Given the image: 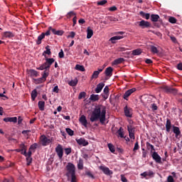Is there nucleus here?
<instances>
[{
	"label": "nucleus",
	"mask_w": 182,
	"mask_h": 182,
	"mask_svg": "<svg viewBox=\"0 0 182 182\" xmlns=\"http://www.w3.org/2000/svg\"><path fill=\"white\" fill-rule=\"evenodd\" d=\"M103 87H105V82H100L95 88V93H100L103 90Z\"/></svg>",
	"instance_id": "20"
},
{
	"label": "nucleus",
	"mask_w": 182,
	"mask_h": 182,
	"mask_svg": "<svg viewBox=\"0 0 182 182\" xmlns=\"http://www.w3.org/2000/svg\"><path fill=\"white\" fill-rule=\"evenodd\" d=\"M46 55H52V52L50 51V46H47L46 47V50L43 53V56H44L45 58H47Z\"/></svg>",
	"instance_id": "25"
},
{
	"label": "nucleus",
	"mask_w": 182,
	"mask_h": 182,
	"mask_svg": "<svg viewBox=\"0 0 182 182\" xmlns=\"http://www.w3.org/2000/svg\"><path fill=\"white\" fill-rule=\"evenodd\" d=\"M65 131H66V133L69 134V136H73V134H75V132L72 130L70 128H66Z\"/></svg>",
	"instance_id": "44"
},
{
	"label": "nucleus",
	"mask_w": 182,
	"mask_h": 182,
	"mask_svg": "<svg viewBox=\"0 0 182 182\" xmlns=\"http://www.w3.org/2000/svg\"><path fill=\"white\" fill-rule=\"evenodd\" d=\"M139 26L142 28V29H144V28H150L151 26V24H150V22L146 21L144 20H141L139 22Z\"/></svg>",
	"instance_id": "14"
},
{
	"label": "nucleus",
	"mask_w": 182,
	"mask_h": 182,
	"mask_svg": "<svg viewBox=\"0 0 182 182\" xmlns=\"http://www.w3.org/2000/svg\"><path fill=\"white\" fill-rule=\"evenodd\" d=\"M28 75L31 76V77H38L39 76V72L31 69L28 71Z\"/></svg>",
	"instance_id": "18"
},
{
	"label": "nucleus",
	"mask_w": 182,
	"mask_h": 182,
	"mask_svg": "<svg viewBox=\"0 0 182 182\" xmlns=\"http://www.w3.org/2000/svg\"><path fill=\"white\" fill-rule=\"evenodd\" d=\"M139 15H141L142 18H145V19L146 20L150 19V14L149 13H144V11H140Z\"/></svg>",
	"instance_id": "31"
},
{
	"label": "nucleus",
	"mask_w": 182,
	"mask_h": 182,
	"mask_svg": "<svg viewBox=\"0 0 182 182\" xmlns=\"http://www.w3.org/2000/svg\"><path fill=\"white\" fill-rule=\"evenodd\" d=\"M54 93H59V87L58 85L55 86L53 89Z\"/></svg>",
	"instance_id": "58"
},
{
	"label": "nucleus",
	"mask_w": 182,
	"mask_h": 182,
	"mask_svg": "<svg viewBox=\"0 0 182 182\" xmlns=\"http://www.w3.org/2000/svg\"><path fill=\"white\" fill-rule=\"evenodd\" d=\"M127 129H128L129 134L134 133V129H133V127L128 126Z\"/></svg>",
	"instance_id": "56"
},
{
	"label": "nucleus",
	"mask_w": 182,
	"mask_h": 182,
	"mask_svg": "<svg viewBox=\"0 0 182 182\" xmlns=\"http://www.w3.org/2000/svg\"><path fill=\"white\" fill-rule=\"evenodd\" d=\"M38 97V91L36 90H33L31 92V99L32 100H35Z\"/></svg>",
	"instance_id": "40"
},
{
	"label": "nucleus",
	"mask_w": 182,
	"mask_h": 182,
	"mask_svg": "<svg viewBox=\"0 0 182 182\" xmlns=\"http://www.w3.org/2000/svg\"><path fill=\"white\" fill-rule=\"evenodd\" d=\"M124 112L127 117H132L133 116V109L127 106L124 107Z\"/></svg>",
	"instance_id": "9"
},
{
	"label": "nucleus",
	"mask_w": 182,
	"mask_h": 182,
	"mask_svg": "<svg viewBox=\"0 0 182 182\" xmlns=\"http://www.w3.org/2000/svg\"><path fill=\"white\" fill-rule=\"evenodd\" d=\"M120 39H123V36H115L114 37H112L110 38V41H112V43H116V41H119Z\"/></svg>",
	"instance_id": "29"
},
{
	"label": "nucleus",
	"mask_w": 182,
	"mask_h": 182,
	"mask_svg": "<svg viewBox=\"0 0 182 182\" xmlns=\"http://www.w3.org/2000/svg\"><path fill=\"white\" fill-rule=\"evenodd\" d=\"M55 63V60L53 58H46V62L44 63V64L46 65L47 69H50V66H52V64H53Z\"/></svg>",
	"instance_id": "12"
},
{
	"label": "nucleus",
	"mask_w": 182,
	"mask_h": 182,
	"mask_svg": "<svg viewBox=\"0 0 182 182\" xmlns=\"http://www.w3.org/2000/svg\"><path fill=\"white\" fill-rule=\"evenodd\" d=\"M37 147H38V144L35 143L30 146L29 150H31V151L36 150Z\"/></svg>",
	"instance_id": "50"
},
{
	"label": "nucleus",
	"mask_w": 182,
	"mask_h": 182,
	"mask_svg": "<svg viewBox=\"0 0 182 182\" xmlns=\"http://www.w3.org/2000/svg\"><path fill=\"white\" fill-rule=\"evenodd\" d=\"M171 127H173V126L171 125V121L169 119H167L166 123V130L168 133H170Z\"/></svg>",
	"instance_id": "21"
},
{
	"label": "nucleus",
	"mask_w": 182,
	"mask_h": 182,
	"mask_svg": "<svg viewBox=\"0 0 182 182\" xmlns=\"http://www.w3.org/2000/svg\"><path fill=\"white\" fill-rule=\"evenodd\" d=\"M19 149H21V154H23V156H28V153H26V146L25 144H20Z\"/></svg>",
	"instance_id": "19"
},
{
	"label": "nucleus",
	"mask_w": 182,
	"mask_h": 182,
	"mask_svg": "<svg viewBox=\"0 0 182 182\" xmlns=\"http://www.w3.org/2000/svg\"><path fill=\"white\" fill-rule=\"evenodd\" d=\"M99 75H100L99 71H94L91 77V79H97V77H99Z\"/></svg>",
	"instance_id": "43"
},
{
	"label": "nucleus",
	"mask_w": 182,
	"mask_h": 182,
	"mask_svg": "<svg viewBox=\"0 0 182 182\" xmlns=\"http://www.w3.org/2000/svg\"><path fill=\"white\" fill-rule=\"evenodd\" d=\"M49 30L53 32V35H57L58 36H62V35L65 33V31H63V30H56L50 26L49 27Z\"/></svg>",
	"instance_id": "13"
},
{
	"label": "nucleus",
	"mask_w": 182,
	"mask_h": 182,
	"mask_svg": "<svg viewBox=\"0 0 182 182\" xmlns=\"http://www.w3.org/2000/svg\"><path fill=\"white\" fill-rule=\"evenodd\" d=\"M92 36H93V30L88 27L87 29V39H90Z\"/></svg>",
	"instance_id": "32"
},
{
	"label": "nucleus",
	"mask_w": 182,
	"mask_h": 182,
	"mask_svg": "<svg viewBox=\"0 0 182 182\" xmlns=\"http://www.w3.org/2000/svg\"><path fill=\"white\" fill-rule=\"evenodd\" d=\"M72 16H76V13L74 11L68 12L67 14L68 19H70V18H72Z\"/></svg>",
	"instance_id": "45"
},
{
	"label": "nucleus",
	"mask_w": 182,
	"mask_h": 182,
	"mask_svg": "<svg viewBox=\"0 0 182 182\" xmlns=\"http://www.w3.org/2000/svg\"><path fill=\"white\" fill-rule=\"evenodd\" d=\"M80 122L82 126L87 127V119H86V117L85 115H82L80 117Z\"/></svg>",
	"instance_id": "23"
},
{
	"label": "nucleus",
	"mask_w": 182,
	"mask_h": 182,
	"mask_svg": "<svg viewBox=\"0 0 182 182\" xmlns=\"http://www.w3.org/2000/svg\"><path fill=\"white\" fill-rule=\"evenodd\" d=\"M38 105L39 109L41 110V112H43V110H45V102L39 101Z\"/></svg>",
	"instance_id": "33"
},
{
	"label": "nucleus",
	"mask_w": 182,
	"mask_h": 182,
	"mask_svg": "<svg viewBox=\"0 0 182 182\" xmlns=\"http://www.w3.org/2000/svg\"><path fill=\"white\" fill-rule=\"evenodd\" d=\"M173 132L176 138L181 134V131H180V128L178 127L173 126Z\"/></svg>",
	"instance_id": "22"
},
{
	"label": "nucleus",
	"mask_w": 182,
	"mask_h": 182,
	"mask_svg": "<svg viewBox=\"0 0 182 182\" xmlns=\"http://www.w3.org/2000/svg\"><path fill=\"white\" fill-rule=\"evenodd\" d=\"M151 22H160V23H155L154 24V26H156V28H160V26H161V21H160V16H159V14H151Z\"/></svg>",
	"instance_id": "4"
},
{
	"label": "nucleus",
	"mask_w": 182,
	"mask_h": 182,
	"mask_svg": "<svg viewBox=\"0 0 182 182\" xmlns=\"http://www.w3.org/2000/svg\"><path fill=\"white\" fill-rule=\"evenodd\" d=\"M103 92L105 94L109 95V87L108 86H105V87L104 88Z\"/></svg>",
	"instance_id": "60"
},
{
	"label": "nucleus",
	"mask_w": 182,
	"mask_h": 182,
	"mask_svg": "<svg viewBox=\"0 0 182 182\" xmlns=\"http://www.w3.org/2000/svg\"><path fill=\"white\" fill-rule=\"evenodd\" d=\"M176 68L178 70H182V63H179L177 65Z\"/></svg>",
	"instance_id": "62"
},
{
	"label": "nucleus",
	"mask_w": 182,
	"mask_h": 182,
	"mask_svg": "<svg viewBox=\"0 0 182 182\" xmlns=\"http://www.w3.org/2000/svg\"><path fill=\"white\" fill-rule=\"evenodd\" d=\"M134 92H136L135 87L128 90L123 95V99H124V100H129V97H130V96H132Z\"/></svg>",
	"instance_id": "5"
},
{
	"label": "nucleus",
	"mask_w": 182,
	"mask_h": 182,
	"mask_svg": "<svg viewBox=\"0 0 182 182\" xmlns=\"http://www.w3.org/2000/svg\"><path fill=\"white\" fill-rule=\"evenodd\" d=\"M99 99H100L99 97V95L92 94L90 97V100H91V102H97V100H99Z\"/></svg>",
	"instance_id": "26"
},
{
	"label": "nucleus",
	"mask_w": 182,
	"mask_h": 182,
	"mask_svg": "<svg viewBox=\"0 0 182 182\" xmlns=\"http://www.w3.org/2000/svg\"><path fill=\"white\" fill-rule=\"evenodd\" d=\"M151 48V52L152 53H159V50L157 49V47L154 46H150Z\"/></svg>",
	"instance_id": "42"
},
{
	"label": "nucleus",
	"mask_w": 182,
	"mask_h": 182,
	"mask_svg": "<svg viewBox=\"0 0 182 182\" xmlns=\"http://www.w3.org/2000/svg\"><path fill=\"white\" fill-rule=\"evenodd\" d=\"M66 173L65 176L68 177V180L70 177L76 176V168L75 165L72 163H68L66 166Z\"/></svg>",
	"instance_id": "2"
},
{
	"label": "nucleus",
	"mask_w": 182,
	"mask_h": 182,
	"mask_svg": "<svg viewBox=\"0 0 182 182\" xmlns=\"http://www.w3.org/2000/svg\"><path fill=\"white\" fill-rule=\"evenodd\" d=\"M105 75L107 76L108 77H112L113 75V68L112 67H108L105 69Z\"/></svg>",
	"instance_id": "16"
},
{
	"label": "nucleus",
	"mask_w": 182,
	"mask_h": 182,
	"mask_svg": "<svg viewBox=\"0 0 182 182\" xmlns=\"http://www.w3.org/2000/svg\"><path fill=\"white\" fill-rule=\"evenodd\" d=\"M117 134H118V137H121V139H123L124 137V129L123 127H119V129L117 132Z\"/></svg>",
	"instance_id": "24"
},
{
	"label": "nucleus",
	"mask_w": 182,
	"mask_h": 182,
	"mask_svg": "<svg viewBox=\"0 0 182 182\" xmlns=\"http://www.w3.org/2000/svg\"><path fill=\"white\" fill-rule=\"evenodd\" d=\"M48 76H49V71L44 70L42 73V77L40 78H33V82L35 85H41V83L46 82Z\"/></svg>",
	"instance_id": "3"
},
{
	"label": "nucleus",
	"mask_w": 182,
	"mask_h": 182,
	"mask_svg": "<svg viewBox=\"0 0 182 182\" xmlns=\"http://www.w3.org/2000/svg\"><path fill=\"white\" fill-rule=\"evenodd\" d=\"M152 33H154V35H156V36H159V38H161V36H163V34H161V33L159 31H152Z\"/></svg>",
	"instance_id": "57"
},
{
	"label": "nucleus",
	"mask_w": 182,
	"mask_h": 182,
	"mask_svg": "<svg viewBox=\"0 0 182 182\" xmlns=\"http://www.w3.org/2000/svg\"><path fill=\"white\" fill-rule=\"evenodd\" d=\"M100 170L103 171L104 174H106V176H110L113 174V172L109 169L108 167L104 166H100L99 167Z\"/></svg>",
	"instance_id": "11"
},
{
	"label": "nucleus",
	"mask_w": 182,
	"mask_h": 182,
	"mask_svg": "<svg viewBox=\"0 0 182 182\" xmlns=\"http://www.w3.org/2000/svg\"><path fill=\"white\" fill-rule=\"evenodd\" d=\"M77 82H78L77 78H75L74 80H72L71 81H70L68 82V85L70 86L74 87V86H76V85H77Z\"/></svg>",
	"instance_id": "38"
},
{
	"label": "nucleus",
	"mask_w": 182,
	"mask_h": 182,
	"mask_svg": "<svg viewBox=\"0 0 182 182\" xmlns=\"http://www.w3.org/2000/svg\"><path fill=\"white\" fill-rule=\"evenodd\" d=\"M90 120L92 123L100 120L101 124H104L106 122V106L100 105L95 107L91 113Z\"/></svg>",
	"instance_id": "1"
},
{
	"label": "nucleus",
	"mask_w": 182,
	"mask_h": 182,
	"mask_svg": "<svg viewBox=\"0 0 182 182\" xmlns=\"http://www.w3.org/2000/svg\"><path fill=\"white\" fill-rule=\"evenodd\" d=\"M109 11H110L111 12H114V11H117V7H116V6L109 7Z\"/></svg>",
	"instance_id": "59"
},
{
	"label": "nucleus",
	"mask_w": 182,
	"mask_h": 182,
	"mask_svg": "<svg viewBox=\"0 0 182 182\" xmlns=\"http://www.w3.org/2000/svg\"><path fill=\"white\" fill-rule=\"evenodd\" d=\"M55 152L57 153L58 156L59 157L60 160L62 159L63 157V147L62 145L58 144L55 147Z\"/></svg>",
	"instance_id": "6"
},
{
	"label": "nucleus",
	"mask_w": 182,
	"mask_h": 182,
	"mask_svg": "<svg viewBox=\"0 0 182 182\" xmlns=\"http://www.w3.org/2000/svg\"><path fill=\"white\" fill-rule=\"evenodd\" d=\"M168 21L170 22V23H176L177 19L174 17H170L168 18Z\"/></svg>",
	"instance_id": "49"
},
{
	"label": "nucleus",
	"mask_w": 182,
	"mask_h": 182,
	"mask_svg": "<svg viewBox=\"0 0 182 182\" xmlns=\"http://www.w3.org/2000/svg\"><path fill=\"white\" fill-rule=\"evenodd\" d=\"M26 161H27V166H31L32 163V157L27 156Z\"/></svg>",
	"instance_id": "51"
},
{
	"label": "nucleus",
	"mask_w": 182,
	"mask_h": 182,
	"mask_svg": "<svg viewBox=\"0 0 182 182\" xmlns=\"http://www.w3.org/2000/svg\"><path fill=\"white\" fill-rule=\"evenodd\" d=\"M75 69H76V70H80V72H85V70H86L85 69V66L80 65H79V64H77V65H75Z\"/></svg>",
	"instance_id": "36"
},
{
	"label": "nucleus",
	"mask_w": 182,
	"mask_h": 182,
	"mask_svg": "<svg viewBox=\"0 0 182 182\" xmlns=\"http://www.w3.org/2000/svg\"><path fill=\"white\" fill-rule=\"evenodd\" d=\"M37 70H46L48 72V69L46 67V64L45 63L42 64L40 67L36 68Z\"/></svg>",
	"instance_id": "37"
},
{
	"label": "nucleus",
	"mask_w": 182,
	"mask_h": 182,
	"mask_svg": "<svg viewBox=\"0 0 182 182\" xmlns=\"http://www.w3.org/2000/svg\"><path fill=\"white\" fill-rule=\"evenodd\" d=\"M75 36H76V33H75V31H71L70 32V35L68 36V38H71L72 39H73Z\"/></svg>",
	"instance_id": "52"
},
{
	"label": "nucleus",
	"mask_w": 182,
	"mask_h": 182,
	"mask_svg": "<svg viewBox=\"0 0 182 182\" xmlns=\"http://www.w3.org/2000/svg\"><path fill=\"white\" fill-rule=\"evenodd\" d=\"M139 149H140V146H139V141H136L134 144L133 151H134V153H136V151H137V150H139Z\"/></svg>",
	"instance_id": "47"
},
{
	"label": "nucleus",
	"mask_w": 182,
	"mask_h": 182,
	"mask_svg": "<svg viewBox=\"0 0 182 182\" xmlns=\"http://www.w3.org/2000/svg\"><path fill=\"white\" fill-rule=\"evenodd\" d=\"M168 182H174V178L171 176H168L167 178Z\"/></svg>",
	"instance_id": "61"
},
{
	"label": "nucleus",
	"mask_w": 182,
	"mask_h": 182,
	"mask_svg": "<svg viewBox=\"0 0 182 182\" xmlns=\"http://www.w3.org/2000/svg\"><path fill=\"white\" fill-rule=\"evenodd\" d=\"M78 170H83V159H80L77 163Z\"/></svg>",
	"instance_id": "35"
},
{
	"label": "nucleus",
	"mask_w": 182,
	"mask_h": 182,
	"mask_svg": "<svg viewBox=\"0 0 182 182\" xmlns=\"http://www.w3.org/2000/svg\"><path fill=\"white\" fill-rule=\"evenodd\" d=\"M71 178V182H77V181L76 180V175L74 176H70Z\"/></svg>",
	"instance_id": "64"
},
{
	"label": "nucleus",
	"mask_w": 182,
	"mask_h": 182,
	"mask_svg": "<svg viewBox=\"0 0 182 182\" xmlns=\"http://www.w3.org/2000/svg\"><path fill=\"white\" fill-rule=\"evenodd\" d=\"M4 122L6 123H8L9 122H12V123H16L18 122V118L16 117H6L4 118Z\"/></svg>",
	"instance_id": "17"
},
{
	"label": "nucleus",
	"mask_w": 182,
	"mask_h": 182,
	"mask_svg": "<svg viewBox=\"0 0 182 182\" xmlns=\"http://www.w3.org/2000/svg\"><path fill=\"white\" fill-rule=\"evenodd\" d=\"M151 157L156 163H158V164H161V156L159 155V154L156 151H154L151 154Z\"/></svg>",
	"instance_id": "7"
},
{
	"label": "nucleus",
	"mask_w": 182,
	"mask_h": 182,
	"mask_svg": "<svg viewBox=\"0 0 182 182\" xmlns=\"http://www.w3.org/2000/svg\"><path fill=\"white\" fill-rule=\"evenodd\" d=\"M83 97H86V92H81L79 94L78 99L80 100L81 99H83Z\"/></svg>",
	"instance_id": "48"
},
{
	"label": "nucleus",
	"mask_w": 182,
	"mask_h": 182,
	"mask_svg": "<svg viewBox=\"0 0 182 182\" xmlns=\"http://www.w3.org/2000/svg\"><path fill=\"white\" fill-rule=\"evenodd\" d=\"M4 38H14V36H15V34H14V33L11 32V31H6L4 33Z\"/></svg>",
	"instance_id": "28"
},
{
	"label": "nucleus",
	"mask_w": 182,
	"mask_h": 182,
	"mask_svg": "<svg viewBox=\"0 0 182 182\" xmlns=\"http://www.w3.org/2000/svg\"><path fill=\"white\" fill-rule=\"evenodd\" d=\"M146 149L147 150L151 149V153H153L154 151H156V149H154V146L149 142H146Z\"/></svg>",
	"instance_id": "27"
},
{
	"label": "nucleus",
	"mask_w": 182,
	"mask_h": 182,
	"mask_svg": "<svg viewBox=\"0 0 182 182\" xmlns=\"http://www.w3.org/2000/svg\"><path fill=\"white\" fill-rule=\"evenodd\" d=\"M65 154L67 156H69V154H70V153H72V149L71 148H66V149H65Z\"/></svg>",
	"instance_id": "54"
},
{
	"label": "nucleus",
	"mask_w": 182,
	"mask_h": 182,
	"mask_svg": "<svg viewBox=\"0 0 182 182\" xmlns=\"http://www.w3.org/2000/svg\"><path fill=\"white\" fill-rule=\"evenodd\" d=\"M58 56L59 58H60V59H63V58H65V53H63V50H60V52L58 53Z\"/></svg>",
	"instance_id": "55"
},
{
	"label": "nucleus",
	"mask_w": 182,
	"mask_h": 182,
	"mask_svg": "<svg viewBox=\"0 0 182 182\" xmlns=\"http://www.w3.org/2000/svg\"><path fill=\"white\" fill-rule=\"evenodd\" d=\"M106 4H107V0H102V1L97 2V5L98 6H105V5H106Z\"/></svg>",
	"instance_id": "41"
},
{
	"label": "nucleus",
	"mask_w": 182,
	"mask_h": 182,
	"mask_svg": "<svg viewBox=\"0 0 182 182\" xmlns=\"http://www.w3.org/2000/svg\"><path fill=\"white\" fill-rule=\"evenodd\" d=\"M108 148L109 149V151H111V153H114L116 151L114 149V146H113L112 144H108Z\"/></svg>",
	"instance_id": "46"
},
{
	"label": "nucleus",
	"mask_w": 182,
	"mask_h": 182,
	"mask_svg": "<svg viewBox=\"0 0 182 182\" xmlns=\"http://www.w3.org/2000/svg\"><path fill=\"white\" fill-rule=\"evenodd\" d=\"M75 140L79 146H83L84 147H86V146L89 145V141H87V140L85 139L84 138H80L78 139H76Z\"/></svg>",
	"instance_id": "10"
},
{
	"label": "nucleus",
	"mask_w": 182,
	"mask_h": 182,
	"mask_svg": "<svg viewBox=\"0 0 182 182\" xmlns=\"http://www.w3.org/2000/svg\"><path fill=\"white\" fill-rule=\"evenodd\" d=\"M121 181L122 182H127V178L124 177V176L121 175Z\"/></svg>",
	"instance_id": "63"
},
{
	"label": "nucleus",
	"mask_w": 182,
	"mask_h": 182,
	"mask_svg": "<svg viewBox=\"0 0 182 182\" xmlns=\"http://www.w3.org/2000/svg\"><path fill=\"white\" fill-rule=\"evenodd\" d=\"M41 137H42L41 139L42 146H48V144L50 143V139H48L46 136L42 135Z\"/></svg>",
	"instance_id": "15"
},
{
	"label": "nucleus",
	"mask_w": 182,
	"mask_h": 182,
	"mask_svg": "<svg viewBox=\"0 0 182 182\" xmlns=\"http://www.w3.org/2000/svg\"><path fill=\"white\" fill-rule=\"evenodd\" d=\"M43 39H45V34L41 33L40 36H38V39L36 41V44L41 45V43H42Z\"/></svg>",
	"instance_id": "30"
},
{
	"label": "nucleus",
	"mask_w": 182,
	"mask_h": 182,
	"mask_svg": "<svg viewBox=\"0 0 182 182\" xmlns=\"http://www.w3.org/2000/svg\"><path fill=\"white\" fill-rule=\"evenodd\" d=\"M132 55L134 56H139V55H141V50L136 49V50H132Z\"/></svg>",
	"instance_id": "39"
},
{
	"label": "nucleus",
	"mask_w": 182,
	"mask_h": 182,
	"mask_svg": "<svg viewBox=\"0 0 182 182\" xmlns=\"http://www.w3.org/2000/svg\"><path fill=\"white\" fill-rule=\"evenodd\" d=\"M164 90L166 92V93H171L172 95H177V89L173 88L168 86H164L163 87Z\"/></svg>",
	"instance_id": "8"
},
{
	"label": "nucleus",
	"mask_w": 182,
	"mask_h": 182,
	"mask_svg": "<svg viewBox=\"0 0 182 182\" xmlns=\"http://www.w3.org/2000/svg\"><path fill=\"white\" fill-rule=\"evenodd\" d=\"M123 62H124V58H119L114 60L113 65H120V63H123Z\"/></svg>",
	"instance_id": "34"
},
{
	"label": "nucleus",
	"mask_w": 182,
	"mask_h": 182,
	"mask_svg": "<svg viewBox=\"0 0 182 182\" xmlns=\"http://www.w3.org/2000/svg\"><path fill=\"white\" fill-rule=\"evenodd\" d=\"M151 109H152L153 112L157 110V109H159V107H157V105L156 104H152L151 105Z\"/></svg>",
	"instance_id": "53"
}]
</instances>
